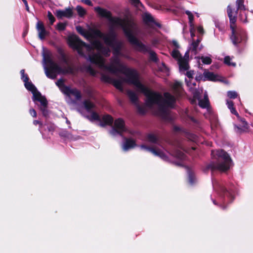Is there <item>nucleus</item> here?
Here are the masks:
<instances>
[{"label": "nucleus", "mask_w": 253, "mask_h": 253, "mask_svg": "<svg viewBox=\"0 0 253 253\" xmlns=\"http://www.w3.org/2000/svg\"><path fill=\"white\" fill-rule=\"evenodd\" d=\"M76 30L91 42V45H89L76 35L70 36L68 38L69 43L78 51L79 54L84 56V50H85L90 61L100 68L107 70L115 75L120 73L125 76V78L119 76L113 79L108 75L102 74L101 78L103 81L113 84L121 90H123L124 84L127 83L133 85L138 93L144 95H158L146 84L140 81L136 71L121 63L118 56L122 55L121 52L122 43L115 40L113 33L104 35L97 30L85 31L81 26L76 27Z\"/></svg>", "instance_id": "1"}, {"label": "nucleus", "mask_w": 253, "mask_h": 253, "mask_svg": "<svg viewBox=\"0 0 253 253\" xmlns=\"http://www.w3.org/2000/svg\"><path fill=\"white\" fill-rule=\"evenodd\" d=\"M84 96H66L65 100L70 106L72 109H76L81 112L85 109L90 115L88 117L91 121H97L100 122L101 126L106 125L112 126L110 133L113 135H120L122 136V133L126 130L124 121L119 118L115 121L114 125L112 126L113 118L109 115H105L102 118L95 111V105L88 99L84 98Z\"/></svg>", "instance_id": "2"}, {"label": "nucleus", "mask_w": 253, "mask_h": 253, "mask_svg": "<svg viewBox=\"0 0 253 253\" xmlns=\"http://www.w3.org/2000/svg\"><path fill=\"white\" fill-rule=\"evenodd\" d=\"M128 96L139 114L144 115L150 109L164 119H171L169 109L174 107L176 96H146L144 104L140 103L139 96Z\"/></svg>", "instance_id": "3"}, {"label": "nucleus", "mask_w": 253, "mask_h": 253, "mask_svg": "<svg viewBox=\"0 0 253 253\" xmlns=\"http://www.w3.org/2000/svg\"><path fill=\"white\" fill-rule=\"evenodd\" d=\"M95 11L101 16L104 17L109 19L111 26L113 27H121L129 41L132 44L135 48L141 51H148L150 53V57L151 60L156 61L157 60L156 55L155 52L143 44L134 36L136 33V28L134 22L132 20L122 19L119 18L111 17V13L106 9L97 7L94 8Z\"/></svg>", "instance_id": "4"}, {"label": "nucleus", "mask_w": 253, "mask_h": 253, "mask_svg": "<svg viewBox=\"0 0 253 253\" xmlns=\"http://www.w3.org/2000/svg\"><path fill=\"white\" fill-rule=\"evenodd\" d=\"M212 185L218 194L217 201L212 199L213 204L218 206L223 210H225L228 205L234 200L237 193L236 187L231 185L226 187L214 180H212Z\"/></svg>", "instance_id": "5"}, {"label": "nucleus", "mask_w": 253, "mask_h": 253, "mask_svg": "<svg viewBox=\"0 0 253 253\" xmlns=\"http://www.w3.org/2000/svg\"><path fill=\"white\" fill-rule=\"evenodd\" d=\"M211 155L213 160L208 164L204 169L205 172L211 170L214 171L224 172L229 169L232 160L229 155L223 150H212Z\"/></svg>", "instance_id": "6"}, {"label": "nucleus", "mask_w": 253, "mask_h": 253, "mask_svg": "<svg viewBox=\"0 0 253 253\" xmlns=\"http://www.w3.org/2000/svg\"><path fill=\"white\" fill-rule=\"evenodd\" d=\"M237 13V12L236 11L233 15L231 8L230 6H228L227 13L230 19V28L232 30L231 39L234 44H237L241 42V36L243 33V30L241 28L237 27L235 25Z\"/></svg>", "instance_id": "7"}, {"label": "nucleus", "mask_w": 253, "mask_h": 253, "mask_svg": "<svg viewBox=\"0 0 253 253\" xmlns=\"http://www.w3.org/2000/svg\"><path fill=\"white\" fill-rule=\"evenodd\" d=\"M46 65L47 67L45 68V74L49 78L55 79L58 74L67 72L50 59H46Z\"/></svg>", "instance_id": "8"}, {"label": "nucleus", "mask_w": 253, "mask_h": 253, "mask_svg": "<svg viewBox=\"0 0 253 253\" xmlns=\"http://www.w3.org/2000/svg\"><path fill=\"white\" fill-rule=\"evenodd\" d=\"M171 55L173 58L177 61L180 70H186L188 69V51H187L184 56L182 57L178 49H173L171 53Z\"/></svg>", "instance_id": "9"}, {"label": "nucleus", "mask_w": 253, "mask_h": 253, "mask_svg": "<svg viewBox=\"0 0 253 253\" xmlns=\"http://www.w3.org/2000/svg\"><path fill=\"white\" fill-rule=\"evenodd\" d=\"M32 100L39 107L43 116L47 117L49 111L47 109L48 102L45 96H32Z\"/></svg>", "instance_id": "10"}, {"label": "nucleus", "mask_w": 253, "mask_h": 253, "mask_svg": "<svg viewBox=\"0 0 253 253\" xmlns=\"http://www.w3.org/2000/svg\"><path fill=\"white\" fill-rule=\"evenodd\" d=\"M61 92L66 95H80L81 92L76 88L68 86L65 85L64 80L62 79L58 80L56 82Z\"/></svg>", "instance_id": "11"}, {"label": "nucleus", "mask_w": 253, "mask_h": 253, "mask_svg": "<svg viewBox=\"0 0 253 253\" xmlns=\"http://www.w3.org/2000/svg\"><path fill=\"white\" fill-rule=\"evenodd\" d=\"M202 96H190L189 99L191 104H195L198 102L200 107L202 108H207L208 109L210 105L208 96H203V99L202 98Z\"/></svg>", "instance_id": "12"}, {"label": "nucleus", "mask_w": 253, "mask_h": 253, "mask_svg": "<svg viewBox=\"0 0 253 253\" xmlns=\"http://www.w3.org/2000/svg\"><path fill=\"white\" fill-rule=\"evenodd\" d=\"M140 148L146 151L151 152L155 156L159 157L165 161H168L169 160L168 156L163 151L160 150H156L153 148L147 146L145 145H141L140 146Z\"/></svg>", "instance_id": "13"}, {"label": "nucleus", "mask_w": 253, "mask_h": 253, "mask_svg": "<svg viewBox=\"0 0 253 253\" xmlns=\"http://www.w3.org/2000/svg\"><path fill=\"white\" fill-rule=\"evenodd\" d=\"M169 153L173 157H175L176 158L178 159L180 161V162H175L174 164L180 167L184 166V165L183 164L182 161L185 160V155L183 152L178 149H174L173 151L169 152Z\"/></svg>", "instance_id": "14"}, {"label": "nucleus", "mask_w": 253, "mask_h": 253, "mask_svg": "<svg viewBox=\"0 0 253 253\" xmlns=\"http://www.w3.org/2000/svg\"><path fill=\"white\" fill-rule=\"evenodd\" d=\"M205 80H208L213 82H224L223 78L217 74H215L212 72H210L208 71L204 72L203 74Z\"/></svg>", "instance_id": "15"}, {"label": "nucleus", "mask_w": 253, "mask_h": 253, "mask_svg": "<svg viewBox=\"0 0 253 253\" xmlns=\"http://www.w3.org/2000/svg\"><path fill=\"white\" fill-rule=\"evenodd\" d=\"M22 79L25 83V86L26 88L30 90L33 95H41L38 91L35 86L31 83L29 82L28 77L27 75H25L22 77Z\"/></svg>", "instance_id": "16"}, {"label": "nucleus", "mask_w": 253, "mask_h": 253, "mask_svg": "<svg viewBox=\"0 0 253 253\" xmlns=\"http://www.w3.org/2000/svg\"><path fill=\"white\" fill-rule=\"evenodd\" d=\"M237 118L241 124H240L239 126L235 125V130L237 132L241 133L248 129L249 125L244 118H241L240 116L239 118Z\"/></svg>", "instance_id": "17"}, {"label": "nucleus", "mask_w": 253, "mask_h": 253, "mask_svg": "<svg viewBox=\"0 0 253 253\" xmlns=\"http://www.w3.org/2000/svg\"><path fill=\"white\" fill-rule=\"evenodd\" d=\"M124 142L122 144V148L124 151H127L129 149H132L136 146V143L134 140L126 137H124Z\"/></svg>", "instance_id": "18"}, {"label": "nucleus", "mask_w": 253, "mask_h": 253, "mask_svg": "<svg viewBox=\"0 0 253 253\" xmlns=\"http://www.w3.org/2000/svg\"><path fill=\"white\" fill-rule=\"evenodd\" d=\"M38 32V36L41 40H43L47 35V32L45 30L43 24L41 22H38L36 26Z\"/></svg>", "instance_id": "19"}, {"label": "nucleus", "mask_w": 253, "mask_h": 253, "mask_svg": "<svg viewBox=\"0 0 253 253\" xmlns=\"http://www.w3.org/2000/svg\"><path fill=\"white\" fill-rule=\"evenodd\" d=\"M238 96H230V98L226 100V105L228 108L230 110V112L237 117L239 118V115L234 107V102L232 100L235 99Z\"/></svg>", "instance_id": "20"}, {"label": "nucleus", "mask_w": 253, "mask_h": 253, "mask_svg": "<svg viewBox=\"0 0 253 253\" xmlns=\"http://www.w3.org/2000/svg\"><path fill=\"white\" fill-rule=\"evenodd\" d=\"M56 15L58 18L63 17L71 18L73 15V11L71 8H67L64 10H58L56 11Z\"/></svg>", "instance_id": "21"}, {"label": "nucleus", "mask_w": 253, "mask_h": 253, "mask_svg": "<svg viewBox=\"0 0 253 253\" xmlns=\"http://www.w3.org/2000/svg\"><path fill=\"white\" fill-rule=\"evenodd\" d=\"M201 42V39H197L196 41L193 40L189 48L187 51L188 53L191 51L193 54L196 55L199 51L201 50V48L199 47V43Z\"/></svg>", "instance_id": "22"}, {"label": "nucleus", "mask_w": 253, "mask_h": 253, "mask_svg": "<svg viewBox=\"0 0 253 253\" xmlns=\"http://www.w3.org/2000/svg\"><path fill=\"white\" fill-rule=\"evenodd\" d=\"M147 139L150 143L161 146L162 141L159 136L153 134L149 133L147 136Z\"/></svg>", "instance_id": "23"}, {"label": "nucleus", "mask_w": 253, "mask_h": 253, "mask_svg": "<svg viewBox=\"0 0 253 253\" xmlns=\"http://www.w3.org/2000/svg\"><path fill=\"white\" fill-rule=\"evenodd\" d=\"M188 174V182L191 186L194 185L197 182V179L194 172L188 167H186Z\"/></svg>", "instance_id": "24"}, {"label": "nucleus", "mask_w": 253, "mask_h": 253, "mask_svg": "<svg viewBox=\"0 0 253 253\" xmlns=\"http://www.w3.org/2000/svg\"><path fill=\"white\" fill-rule=\"evenodd\" d=\"M172 89L175 93H181V84L179 82H175L172 86Z\"/></svg>", "instance_id": "25"}, {"label": "nucleus", "mask_w": 253, "mask_h": 253, "mask_svg": "<svg viewBox=\"0 0 253 253\" xmlns=\"http://www.w3.org/2000/svg\"><path fill=\"white\" fill-rule=\"evenodd\" d=\"M212 117V119H210V122L211 129H213L218 126V122L216 116H213Z\"/></svg>", "instance_id": "26"}, {"label": "nucleus", "mask_w": 253, "mask_h": 253, "mask_svg": "<svg viewBox=\"0 0 253 253\" xmlns=\"http://www.w3.org/2000/svg\"><path fill=\"white\" fill-rule=\"evenodd\" d=\"M76 9L79 15L81 17L84 16L86 14L85 10L80 5H78L76 8Z\"/></svg>", "instance_id": "27"}, {"label": "nucleus", "mask_w": 253, "mask_h": 253, "mask_svg": "<svg viewBox=\"0 0 253 253\" xmlns=\"http://www.w3.org/2000/svg\"><path fill=\"white\" fill-rule=\"evenodd\" d=\"M244 0H237L236 4L237 10H245L246 8L244 4Z\"/></svg>", "instance_id": "28"}, {"label": "nucleus", "mask_w": 253, "mask_h": 253, "mask_svg": "<svg viewBox=\"0 0 253 253\" xmlns=\"http://www.w3.org/2000/svg\"><path fill=\"white\" fill-rule=\"evenodd\" d=\"M186 13L188 16L190 27H193L194 24H193V22L194 17L193 16V14H192V13L190 11H186Z\"/></svg>", "instance_id": "29"}, {"label": "nucleus", "mask_w": 253, "mask_h": 253, "mask_svg": "<svg viewBox=\"0 0 253 253\" xmlns=\"http://www.w3.org/2000/svg\"><path fill=\"white\" fill-rule=\"evenodd\" d=\"M143 19L146 23H149L153 21V18L148 13H145L143 15Z\"/></svg>", "instance_id": "30"}, {"label": "nucleus", "mask_w": 253, "mask_h": 253, "mask_svg": "<svg viewBox=\"0 0 253 253\" xmlns=\"http://www.w3.org/2000/svg\"><path fill=\"white\" fill-rule=\"evenodd\" d=\"M201 58L203 63L204 64H210L211 62V59L209 57L202 56Z\"/></svg>", "instance_id": "31"}, {"label": "nucleus", "mask_w": 253, "mask_h": 253, "mask_svg": "<svg viewBox=\"0 0 253 253\" xmlns=\"http://www.w3.org/2000/svg\"><path fill=\"white\" fill-rule=\"evenodd\" d=\"M230 58L229 56H226L224 58V63L229 66H235L236 64L235 63L230 62Z\"/></svg>", "instance_id": "32"}, {"label": "nucleus", "mask_w": 253, "mask_h": 253, "mask_svg": "<svg viewBox=\"0 0 253 253\" xmlns=\"http://www.w3.org/2000/svg\"><path fill=\"white\" fill-rule=\"evenodd\" d=\"M47 16L49 19V20L50 21V24H52L55 21V18L54 16L52 15V13L49 11L48 12Z\"/></svg>", "instance_id": "33"}, {"label": "nucleus", "mask_w": 253, "mask_h": 253, "mask_svg": "<svg viewBox=\"0 0 253 253\" xmlns=\"http://www.w3.org/2000/svg\"><path fill=\"white\" fill-rule=\"evenodd\" d=\"M66 24L64 23H59L57 25V28L59 30H64L66 27Z\"/></svg>", "instance_id": "34"}, {"label": "nucleus", "mask_w": 253, "mask_h": 253, "mask_svg": "<svg viewBox=\"0 0 253 253\" xmlns=\"http://www.w3.org/2000/svg\"><path fill=\"white\" fill-rule=\"evenodd\" d=\"M172 44L173 46H174L173 49H178V48H179L180 47L178 42L176 41H174V40L172 41Z\"/></svg>", "instance_id": "35"}, {"label": "nucleus", "mask_w": 253, "mask_h": 253, "mask_svg": "<svg viewBox=\"0 0 253 253\" xmlns=\"http://www.w3.org/2000/svg\"><path fill=\"white\" fill-rule=\"evenodd\" d=\"M59 135L61 136L67 137L69 135V133L67 131H63L60 132Z\"/></svg>", "instance_id": "36"}, {"label": "nucleus", "mask_w": 253, "mask_h": 253, "mask_svg": "<svg viewBox=\"0 0 253 253\" xmlns=\"http://www.w3.org/2000/svg\"><path fill=\"white\" fill-rule=\"evenodd\" d=\"M173 131L175 132L183 131L181 128L177 126H174L173 127Z\"/></svg>", "instance_id": "37"}, {"label": "nucleus", "mask_w": 253, "mask_h": 253, "mask_svg": "<svg viewBox=\"0 0 253 253\" xmlns=\"http://www.w3.org/2000/svg\"><path fill=\"white\" fill-rule=\"evenodd\" d=\"M30 114L33 117H36L37 116V113L35 109H31L30 110Z\"/></svg>", "instance_id": "38"}, {"label": "nucleus", "mask_w": 253, "mask_h": 253, "mask_svg": "<svg viewBox=\"0 0 253 253\" xmlns=\"http://www.w3.org/2000/svg\"><path fill=\"white\" fill-rule=\"evenodd\" d=\"M194 75L193 71H188L186 73V75L189 78H192Z\"/></svg>", "instance_id": "39"}, {"label": "nucleus", "mask_w": 253, "mask_h": 253, "mask_svg": "<svg viewBox=\"0 0 253 253\" xmlns=\"http://www.w3.org/2000/svg\"><path fill=\"white\" fill-rule=\"evenodd\" d=\"M190 33H191V37L192 39H193L194 37L195 36V33H194V27H190Z\"/></svg>", "instance_id": "40"}, {"label": "nucleus", "mask_w": 253, "mask_h": 253, "mask_svg": "<svg viewBox=\"0 0 253 253\" xmlns=\"http://www.w3.org/2000/svg\"><path fill=\"white\" fill-rule=\"evenodd\" d=\"M88 72L92 75H94L96 73L95 71L91 67L88 68Z\"/></svg>", "instance_id": "41"}, {"label": "nucleus", "mask_w": 253, "mask_h": 253, "mask_svg": "<svg viewBox=\"0 0 253 253\" xmlns=\"http://www.w3.org/2000/svg\"><path fill=\"white\" fill-rule=\"evenodd\" d=\"M161 70L162 71L167 73L168 71V69L165 64H163V67L161 68Z\"/></svg>", "instance_id": "42"}, {"label": "nucleus", "mask_w": 253, "mask_h": 253, "mask_svg": "<svg viewBox=\"0 0 253 253\" xmlns=\"http://www.w3.org/2000/svg\"><path fill=\"white\" fill-rule=\"evenodd\" d=\"M82 1L88 5H92V3L90 0H82Z\"/></svg>", "instance_id": "43"}, {"label": "nucleus", "mask_w": 253, "mask_h": 253, "mask_svg": "<svg viewBox=\"0 0 253 253\" xmlns=\"http://www.w3.org/2000/svg\"><path fill=\"white\" fill-rule=\"evenodd\" d=\"M197 30L199 33H200L202 34H204V29L202 27H201V26L198 27Z\"/></svg>", "instance_id": "44"}, {"label": "nucleus", "mask_w": 253, "mask_h": 253, "mask_svg": "<svg viewBox=\"0 0 253 253\" xmlns=\"http://www.w3.org/2000/svg\"><path fill=\"white\" fill-rule=\"evenodd\" d=\"M33 124H34V125H36V126L37 125H42L40 121H38V120L34 121Z\"/></svg>", "instance_id": "45"}, {"label": "nucleus", "mask_w": 253, "mask_h": 253, "mask_svg": "<svg viewBox=\"0 0 253 253\" xmlns=\"http://www.w3.org/2000/svg\"><path fill=\"white\" fill-rule=\"evenodd\" d=\"M189 119L192 122H193L194 123H195V124H197V121L196 120V119H195L194 118L192 117H189Z\"/></svg>", "instance_id": "46"}, {"label": "nucleus", "mask_w": 253, "mask_h": 253, "mask_svg": "<svg viewBox=\"0 0 253 253\" xmlns=\"http://www.w3.org/2000/svg\"><path fill=\"white\" fill-rule=\"evenodd\" d=\"M228 95H236L237 93L235 91H230L228 92Z\"/></svg>", "instance_id": "47"}, {"label": "nucleus", "mask_w": 253, "mask_h": 253, "mask_svg": "<svg viewBox=\"0 0 253 253\" xmlns=\"http://www.w3.org/2000/svg\"><path fill=\"white\" fill-rule=\"evenodd\" d=\"M134 4L137 5L139 3V0H130Z\"/></svg>", "instance_id": "48"}, {"label": "nucleus", "mask_w": 253, "mask_h": 253, "mask_svg": "<svg viewBox=\"0 0 253 253\" xmlns=\"http://www.w3.org/2000/svg\"><path fill=\"white\" fill-rule=\"evenodd\" d=\"M25 71H24V70H21L20 71V73L21 74V76L22 77L25 75V73H24Z\"/></svg>", "instance_id": "49"}, {"label": "nucleus", "mask_w": 253, "mask_h": 253, "mask_svg": "<svg viewBox=\"0 0 253 253\" xmlns=\"http://www.w3.org/2000/svg\"><path fill=\"white\" fill-rule=\"evenodd\" d=\"M25 4V5L26 6V9L29 11V7H28V3H27V1H26V3H24Z\"/></svg>", "instance_id": "50"}, {"label": "nucleus", "mask_w": 253, "mask_h": 253, "mask_svg": "<svg viewBox=\"0 0 253 253\" xmlns=\"http://www.w3.org/2000/svg\"><path fill=\"white\" fill-rule=\"evenodd\" d=\"M66 123H67V124H69V125H70V121H69L67 118H66Z\"/></svg>", "instance_id": "51"}, {"label": "nucleus", "mask_w": 253, "mask_h": 253, "mask_svg": "<svg viewBox=\"0 0 253 253\" xmlns=\"http://www.w3.org/2000/svg\"><path fill=\"white\" fill-rule=\"evenodd\" d=\"M164 95H170V94L168 93H164Z\"/></svg>", "instance_id": "52"}, {"label": "nucleus", "mask_w": 253, "mask_h": 253, "mask_svg": "<svg viewBox=\"0 0 253 253\" xmlns=\"http://www.w3.org/2000/svg\"><path fill=\"white\" fill-rule=\"evenodd\" d=\"M24 3H26V0H22Z\"/></svg>", "instance_id": "53"}, {"label": "nucleus", "mask_w": 253, "mask_h": 253, "mask_svg": "<svg viewBox=\"0 0 253 253\" xmlns=\"http://www.w3.org/2000/svg\"><path fill=\"white\" fill-rule=\"evenodd\" d=\"M24 3H26V0H22Z\"/></svg>", "instance_id": "54"}]
</instances>
